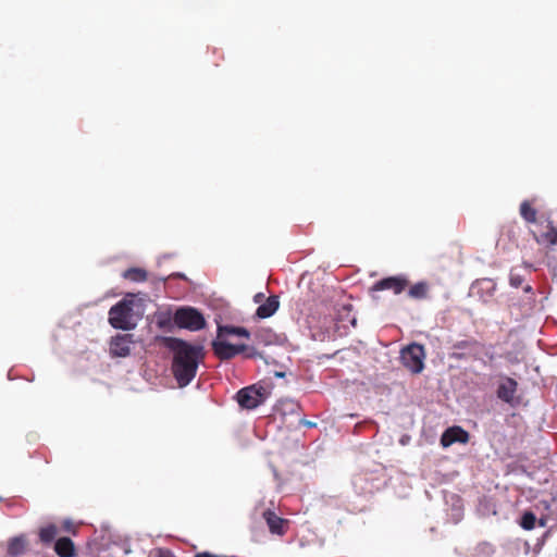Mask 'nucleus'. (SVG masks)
I'll use <instances>...</instances> for the list:
<instances>
[{
	"label": "nucleus",
	"instance_id": "1",
	"mask_svg": "<svg viewBox=\"0 0 557 557\" xmlns=\"http://www.w3.org/2000/svg\"><path fill=\"white\" fill-rule=\"evenodd\" d=\"M232 336L244 337L257 346H284L287 337L284 333H276L269 327H260L250 333L243 326L219 325L218 337L212 342V348H249L247 344H232L227 339Z\"/></svg>",
	"mask_w": 557,
	"mask_h": 557
},
{
	"label": "nucleus",
	"instance_id": "2",
	"mask_svg": "<svg viewBox=\"0 0 557 557\" xmlns=\"http://www.w3.org/2000/svg\"><path fill=\"white\" fill-rule=\"evenodd\" d=\"M135 294H127L122 300L112 306L109 310V323L112 327L131 331L136 326L137 319L141 312L135 308L140 307Z\"/></svg>",
	"mask_w": 557,
	"mask_h": 557
},
{
	"label": "nucleus",
	"instance_id": "3",
	"mask_svg": "<svg viewBox=\"0 0 557 557\" xmlns=\"http://www.w3.org/2000/svg\"><path fill=\"white\" fill-rule=\"evenodd\" d=\"M172 371L180 387L187 386L195 377L205 350H173Z\"/></svg>",
	"mask_w": 557,
	"mask_h": 557
},
{
	"label": "nucleus",
	"instance_id": "4",
	"mask_svg": "<svg viewBox=\"0 0 557 557\" xmlns=\"http://www.w3.org/2000/svg\"><path fill=\"white\" fill-rule=\"evenodd\" d=\"M214 355L220 360H228L234 358L237 354L243 352L244 358L246 359H260L265 366L273 364L280 369L286 368L287 363L290 361L289 357L284 355L282 356H270L263 354L260 350H213Z\"/></svg>",
	"mask_w": 557,
	"mask_h": 557
},
{
	"label": "nucleus",
	"instance_id": "5",
	"mask_svg": "<svg viewBox=\"0 0 557 557\" xmlns=\"http://www.w3.org/2000/svg\"><path fill=\"white\" fill-rule=\"evenodd\" d=\"M174 323L182 329L199 331L205 327L206 320L197 309L191 307L180 308L173 317Z\"/></svg>",
	"mask_w": 557,
	"mask_h": 557
},
{
	"label": "nucleus",
	"instance_id": "6",
	"mask_svg": "<svg viewBox=\"0 0 557 557\" xmlns=\"http://www.w3.org/2000/svg\"><path fill=\"white\" fill-rule=\"evenodd\" d=\"M269 392L263 386L251 385L242 388L236 397L240 407L245 409H255L265 401Z\"/></svg>",
	"mask_w": 557,
	"mask_h": 557
},
{
	"label": "nucleus",
	"instance_id": "7",
	"mask_svg": "<svg viewBox=\"0 0 557 557\" xmlns=\"http://www.w3.org/2000/svg\"><path fill=\"white\" fill-rule=\"evenodd\" d=\"M531 232L537 244L546 246L557 245V227L544 214L540 216L539 224Z\"/></svg>",
	"mask_w": 557,
	"mask_h": 557
},
{
	"label": "nucleus",
	"instance_id": "8",
	"mask_svg": "<svg viewBox=\"0 0 557 557\" xmlns=\"http://www.w3.org/2000/svg\"><path fill=\"white\" fill-rule=\"evenodd\" d=\"M424 350H399V360L411 373L418 374L424 369Z\"/></svg>",
	"mask_w": 557,
	"mask_h": 557
},
{
	"label": "nucleus",
	"instance_id": "9",
	"mask_svg": "<svg viewBox=\"0 0 557 557\" xmlns=\"http://www.w3.org/2000/svg\"><path fill=\"white\" fill-rule=\"evenodd\" d=\"M409 285V281L405 276H388L384 277L373 284L371 290L381 292L389 289L395 295L401 294Z\"/></svg>",
	"mask_w": 557,
	"mask_h": 557
},
{
	"label": "nucleus",
	"instance_id": "10",
	"mask_svg": "<svg viewBox=\"0 0 557 557\" xmlns=\"http://www.w3.org/2000/svg\"><path fill=\"white\" fill-rule=\"evenodd\" d=\"M469 441V433L460 426L448 428L441 436V444L443 447H449L454 443H467Z\"/></svg>",
	"mask_w": 557,
	"mask_h": 557
},
{
	"label": "nucleus",
	"instance_id": "11",
	"mask_svg": "<svg viewBox=\"0 0 557 557\" xmlns=\"http://www.w3.org/2000/svg\"><path fill=\"white\" fill-rule=\"evenodd\" d=\"M517 382L513 379H503L497 387V397L503 401L512 405L515 401V394L517 392Z\"/></svg>",
	"mask_w": 557,
	"mask_h": 557
},
{
	"label": "nucleus",
	"instance_id": "12",
	"mask_svg": "<svg viewBox=\"0 0 557 557\" xmlns=\"http://www.w3.org/2000/svg\"><path fill=\"white\" fill-rule=\"evenodd\" d=\"M280 307V300L276 295H271L261 304L256 310V317L259 319H267L272 317Z\"/></svg>",
	"mask_w": 557,
	"mask_h": 557
},
{
	"label": "nucleus",
	"instance_id": "13",
	"mask_svg": "<svg viewBox=\"0 0 557 557\" xmlns=\"http://www.w3.org/2000/svg\"><path fill=\"white\" fill-rule=\"evenodd\" d=\"M519 213L528 224H534L536 226L540 222V219H537V210L534 208L532 200H523L520 203Z\"/></svg>",
	"mask_w": 557,
	"mask_h": 557
},
{
	"label": "nucleus",
	"instance_id": "14",
	"mask_svg": "<svg viewBox=\"0 0 557 557\" xmlns=\"http://www.w3.org/2000/svg\"><path fill=\"white\" fill-rule=\"evenodd\" d=\"M28 542L24 534L14 536L8 543V554L12 557H17L24 554Z\"/></svg>",
	"mask_w": 557,
	"mask_h": 557
},
{
	"label": "nucleus",
	"instance_id": "15",
	"mask_svg": "<svg viewBox=\"0 0 557 557\" xmlns=\"http://www.w3.org/2000/svg\"><path fill=\"white\" fill-rule=\"evenodd\" d=\"M55 553L60 557H74L75 556V547L74 543L70 537H61L55 542L54 545Z\"/></svg>",
	"mask_w": 557,
	"mask_h": 557
},
{
	"label": "nucleus",
	"instance_id": "16",
	"mask_svg": "<svg viewBox=\"0 0 557 557\" xmlns=\"http://www.w3.org/2000/svg\"><path fill=\"white\" fill-rule=\"evenodd\" d=\"M430 292V285L426 282H418L411 285L408 289V296L416 300H422L428 298Z\"/></svg>",
	"mask_w": 557,
	"mask_h": 557
},
{
	"label": "nucleus",
	"instance_id": "17",
	"mask_svg": "<svg viewBox=\"0 0 557 557\" xmlns=\"http://www.w3.org/2000/svg\"><path fill=\"white\" fill-rule=\"evenodd\" d=\"M264 519L269 525V529L272 533L282 534L283 533V522L284 520L277 517L273 511L267 510L263 513Z\"/></svg>",
	"mask_w": 557,
	"mask_h": 557
},
{
	"label": "nucleus",
	"instance_id": "18",
	"mask_svg": "<svg viewBox=\"0 0 557 557\" xmlns=\"http://www.w3.org/2000/svg\"><path fill=\"white\" fill-rule=\"evenodd\" d=\"M122 276L125 280H128V281H132V282H136V283L146 282L148 280L147 271L145 269H141V268H129V269H126L122 273Z\"/></svg>",
	"mask_w": 557,
	"mask_h": 557
},
{
	"label": "nucleus",
	"instance_id": "19",
	"mask_svg": "<svg viewBox=\"0 0 557 557\" xmlns=\"http://www.w3.org/2000/svg\"><path fill=\"white\" fill-rule=\"evenodd\" d=\"M132 337V334L113 336L110 342L111 348H127V345L133 343Z\"/></svg>",
	"mask_w": 557,
	"mask_h": 557
},
{
	"label": "nucleus",
	"instance_id": "20",
	"mask_svg": "<svg viewBox=\"0 0 557 557\" xmlns=\"http://www.w3.org/2000/svg\"><path fill=\"white\" fill-rule=\"evenodd\" d=\"M40 540L44 542V543H50L53 541V539L57 535V527L53 525V524H50L46 528H42L40 530Z\"/></svg>",
	"mask_w": 557,
	"mask_h": 557
},
{
	"label": "nucleus",
	"instance_id": "21",
	"mask_svg": "<svg viewBox=\"0 0 557 557\" xmlns=\"http://www.w3.org/2000/svg\"><path fill=\"white\" fill-rule=\"evenodd\" d=\"M536 522V517L533 512L527 511L521 518V527L525 530H531L534 528Z\"/></svg>",
	"mask_w": 557,
	"mask_h": 557
},
{
	"label": "nucleus",
	"instance_id": "22",
	"mask_svg": "<svg viewBox=\"0 0 557 557\" xmlns=\"http://www.w3.org/2000/svg\"><path fill=\"white\" fill-rule=\"evenodd\" d=\"M509 281H510V285L518 288V287H521L523 282H524V278L515 273L513 271L510 272V277H509Z\"/></svg>",
	"mask_w": 557,
	"mask_h": 557
},
{
	"label": "nucleus",
	"instance_id": "23",
	"mask_svg": "<svg viewBox=\"0 0 557 557\" xmlns=\"http://www.w3.org/2000/svg\"><path fill=\"white\" fill-rule=\"evenodd\" d=\"M166 348H184V349H187V348H197L196 346H191V345H188L184 342H178L176 343L175 345L174 344H169L166 346Z\"/></svg>",
	"mask_w": 557,
	"mask_h": 557
},
{
	"label": "nucleus",
	"instance_id": "24",
	"mask_svg": "<svg viewBox=\"0 0 557 557\" xmlns=\"http://www.w3.org/2000/svg\"><path fill=\"white\" fill-rule=\"evenodd\" d=\"M110 352H111L112 358H116V357L124 358L129 355V350H110Z\"/></svg>",
	"mask_w": 557,
	"mask_h": 557
},
{
	"label": "nucleus",
	"instance_id": "25",
	"mask_svg": "<svg viewBox=\"0 0 557 557\" xmlns=\"http://www.w3.org/2000/svg\"><path fill=\"white\" fill-rule=\"evenodd\" d=\"M264 297H265V296H264V294H263V293H258V294H256V295L253 296V301H255L256 304H260V305H261V302L263 301Z\"/></svg>",
	"mask_w": 557,
	"mask_h": 557
},
{
	"label": "nucleus",
	"instance_id": "26",
	"mask_svg": "<svg viewBox=\"0 0 557 557\" xmlns=\"http://www.w3.org/2000/svg\"><path fill=\"white\" fill-rule=\"evenodd\" d=\"M159 557H174V555L168 549H160Z\"/></svg>",
	"mask_w": 557,
	"mask_h": 557
},
{
	"label": "nucleus",
	"instance_id": "27",
	"mask_svg": "<svg viewBox=\"0 0 557 557\" xmlns=\"http://www.w3.org/2000/svg\"><path fill=\"white\" fill-rule=\"evenodd\" d=\"M334 356H335V354H333V355H321V356H318L317 359L319 360L320 363H323L324 360L333 358Z\"/></svg>",
	"mask_w": 557,
	"mask_h": 557
},
{
	"label": "nucleus",
	"instance_id": "28",
	"mask_svg": "<svg viewBox=\"0 0 557 557\" xmlns=\"http://www.w3.org/2000/svg\"><path fill=\"white\" fill-rule=\"evenodd\" d=\"M404 348H410V349H413V348H423L422 345L418 344V343H410L408 344L407 346H405Z\"/></svg>",
	"mask_w": 557,
	"mask_h": 557
},
{
	"label": "nucleus",
	"instance_id": "29",
	"mask_svg": "<svg viewBox=\"0 0 557 557\" xmlns=\"http://www.w3.org/2000/svg\"><path fill=\"white\" fill-rule=\"evenodd\" d=\"M274 376L278 377V379L285 377L286 376V372L285 371L276 370V371H274Z\"/></svg>",
	"mask_w": 557,
	"mask_h": 557
},
{
	"label": "nucleus",
	"instance_id": "30",
	"mask_svg": "<svg viewBox=\"0 0 557 557\" xmlns=\"http://www.w3.org/2000/svg\"><path fill=\"white\" fill-rule=\"evenodd\" d=\"M301 423L307 425V426H314L315 425V423L307 421V420H302Z\"/></svg>",
	"mask_w": 557,
	"mask_h": 557
},
{
	"label": "nucleus",
	"instance_id": "31",
	"mask_svg": "<svg viewBox=\"0 0 557 557\" xmlns=\"http://www.w3.org/2000/svg\"><path fill=\"white\" fill-rule=\"evenodd\" d=\"M539 523H540V525H541L542 528H544V527H545V521H544V519H541V520L539 521Z\"/></svg>",
	"mask_w": 557,
	"mask_h": 557
},
{
	"label": "nucleus",
	"instance_id": "32",
	"mask_svg": "<svg viewBox=\"0 0 557 557\" xmlns=\"http://www.w3.org/2000/svg\"><path fill=\"white\" fill-rule=\"evenodd\" d=\"M524 290H525V292H530V290H531V286H530V285H527V286L524 287Z\"/></svg>",
	"mask_w": 557,
	"mask_h": 557
}]
</instances>
